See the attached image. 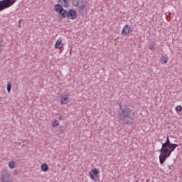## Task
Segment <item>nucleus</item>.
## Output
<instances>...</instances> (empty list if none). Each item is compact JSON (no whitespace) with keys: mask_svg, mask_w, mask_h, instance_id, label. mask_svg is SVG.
Here are the masks:
<instances>
[{"mask_svg":"<svg viewBox=\"0 0 182 182\" xmlns=\"http://www.w3.org/2000/svg\"><path fill=\"white\" fill-rule=\"evenodd\" d=\"M136 117L134 116V111L133 109L122 106L119 105L118 111V122L122 126H132L134 123Z\"/></svg>","mask_w":182,"mask_h":182,"instance_id":"nucleus-1","label":"nucleus"},{"mask_svg":"<svg viewBox=\"0 0 182 182\" xmlns=\"http://www.w3.org/2000/svg\"><path fill=\"white\" fill-rule=\"evenodd\" d=\"M178 147L177 144H171L168 136H167L165 143L162 144V148L160 149L161 154L159 155L160 164H164V161L171 156V153L176 150V148Z\"/></svg>","mask_w":182,"mask_h":182,"instance_id":"nucleus-2","label":"nucleus"},{"mask_svg":"<svg viewBox=\"0 0 182 182\" xmlns=\"http://www.w3.org/2000/svg\"><path fill=\"white\" fill-rule=\"evenodd\" d=\"M18 0H2L0 1V12L1 11H4V9H6L8 8H10V6H12L15 2H16Z\"/></svg>","mask_w":182,"mask_h":182,"instance_id":"nucleus-3","label":"nucleus"},{"mask_svg":"<svg viewBox=\"0 0 182 182\" xmlns=\"http://www.w3.org/2000/svg\"><path fill=\"white\" fill-rule=\"evenodd\" d=\"M75 6H78L79 12L81 14H85L86 12V3L83 0L77 1V0L74 1Z\"/></svg>","mask_w":182,"mask_h":182,"instance_id":"nucleus-4","label":"nucleus"},{"mask_svg":"<svg viewBox=\"0 0 182 182\" xmlns=\"http://www.w3.org/2000/svg\"><path fill=\"white\" fill-rule=\"evenodd\" d=\"M100 173V171L97 170V168H92L90 172V178H92L93 181H95V182L99 181V180H100V176H99Z\"/></svg>","mask_w":182,"mask_h":182,"instance_id":"nucleus-5","label":"nucleus"},{"mask_svg":"<svg viewBox=\"0 0 182 182\" xmlns=\"http://www.w3.org/2000/svg\"><path fill=\"white\" fill-rule=\"evenodd\" d=\"M54 9L55 12H58L61 18H65V14H66V9H63V6L60 4L55 5Z\"/></svg>","mask_w":182,"mask_h":182,"instance_id":"nucleus-6","label":"nucleus"},{"mask_svg":"<svg viewBox=\"0 0 182 182\" xmlns=\"http://www.w3.org/2000/svg\"><path fill=\"white\" fill-rule=\"evenodd\" d=\"M66 16L68 18V19H76V18H77V14L76 11H75V10H65V18H66Z\"/></svg>","mask_w":182,"mask_h":182,"instance_id":"nucleus-7","label":"nucleus"},{"mask_svg":"<svg viewBox=\"0 0 182 182\" xmlns=\"http://www.w3.org/2000/svg\"><path fill=\"white\" fill-rule=\"evenodd\" d=\"M132 31H133V27H132L129 25H125L124 26V28H122V36H127L128 35H130V33H132Z\"/></svg>","mask_w":182,"mask_h":182,"instance_id":"nucleus-8","label":"nucleus"},{"mask_svg":"<svg viewBox=\"0 0 182 182\" xmlns=\"http://www.w3.org/2000/svg\"><path fill=\"white\" fill-rule=\"evenodd\" d=\"M0 182H11V175L9 173H3L0 178Z\"/></svg>","mask_w":182,"mask_h":182,"instance_id":"nucleus-9","label":"nucleus"},{"mask_svg":"<svg viewBox=\"0 0 182 182\" xmlns=\"http://www.w3.org/2000/svg\"><path fill=\"white\" fill-rule=\"evenodd\" d=\"M69 96L68 95H65L64 97H61V102L60 105L63 106V105H66L69 102Z\"/></svg>","mask_w":182,"mask_h":182,"instance_id":"nucleus-10","label":"nucleus"},{"mask_svg":"<svg viewBox=\"0 0 182 182\" xmlns=\"http://www.w3.org/2000/svg\"><path fill=\"white\" fill-rule=\"evenodd\" d=\"M55 49H62L63 48V43H62V38H59L55 46Z\"/></svg>","mask_w":182,"mask_h":182,"instance_id":"nucleus-11","label":"nucleus"},{"mask_svg":"<svg viewBox=\"0 0 182 182\" xmlns=\"http://www.w3.org/2000/svg\"><path fill=\"white\" fill-rule=\"evenodd\" d=\"M167 62H168V56H167L166 54H164L163 55H161V63L162 65H166Z\"/></svg>","mask_w":182,"mask_h":182,"instance_id":"nucleus-12","label":"nucleus"},{"mask_svg":"<svg viewBox=\"0 0 182 182\" xmlns=\"http://www.w3.org/2000/svg\"><path fill=\"white\" fill-rule=\"evenodd\" d=\"M69 0H58V4L60 5H63L64 8H68L69 6Z\"/></svg>","mask_w":182,"mask_h":182,"instance_id":"nucleus-13","label":"nucleus"},{"mask_svg":"<svg viewBox=\"0 0 182 182\" xmlns=\"http://www.w3.org/2000/svg\"><path fill=\"white\" fill-rule=\"evenodd\" d=\"M41 170L42 171L46 172L48 170H49V166H48V164H43L41 165Z\"/></svg>","mask_w":182,"mask_h":182,"instance_id":"nucleus-14","label":"nucleus"},{"mask_svg":"<svg viewBox=\"0 0 182 182\" xmlns=\"http://www.w3.org/2000/svg\"><path fill=\"white\" fill-rule=\"evenodd\" d=\"M4 48H5V44H4V40L0 41V53L4 50Z\"/></svg>","mask_w":182,"mask_h":182,"instance_id":"nucleus-15","label":"nucleus"},{"mask_svg":"<svg viewBox=\"0 0 182 182\" xmlns=\"http://www.w3.org/2000/svg\"><path fill=\"white\" fill-rule=\"evenodd\" d=\"M154 46H156V43L154 42H151L149 46L150 50L154 51V49H156V48H154Z\"/></svg>","mask_w":182,"mask_h":182,"instance_id":"nucleus-16","label":"nucleus"},{"mask_svg":"<svg viewBox=\"0 0 182 182\" xmlns=\"http://www.w3.org/2000/svg\"><path fill=\"white\" fill-rule=\"evenodd\" d=\"M9 167L10 168H14L15 167V161H11L9 162Z\"/></svg>","mask_w":182,"mask_h":182,"instance_id":"nucleus-17","label":"nucleus"},{"mask_svg":"<svg viewBox=\"0 0 182 182\" xmlns=\"http://www.w3.org/2000/svg\"><path fill=\"white\" fill-rule=\"evenodd\" d=\"M52 124H53V127H58V126H59V121L54 120L53 121Z\"/></svg>","mask_w":182,"mask_h":182,"instance_id":"nucleus-18","label":"nucleus"},{"mask_svg":"<svg viewBox=\"0 0 182 182\" xmlns=\"http://www.w3.org/2000/svg\"><path fill=\"white\" fill-rule=\"evenodd\" d=\"M11 89H12V84H11V82H9L7 84V92L9 93Z\"/></svg>","mask_w":182,"mask_h":182,"instance_id":"nucleus-19","label":"nucleus"},{"mask_svg":"<svg viewBox=\"0 0 182 182\" xmlns=\"http://www.w3.org/2000/svg\"><path fill=\"white\" fill-rule=\"evenodd\" d=\"M64 132H65V127L64 126L60 127V134H63Z\"/></svg>","mask_w":182,"mask_h":182,"instance_id":"nucleus-20","label":"nucleus"},{"mask_svg":"<svg viewBox=\"0 0 182 182\" xmlns=\"http://www.w3.org/2000/svg\"><path fill=\"white\" fill-rule=\"evenodd\" d=\"M176 112H181V110H182V107H181V105H178V106L176 107Z\"/></svg>","mask_w":182,"mask_h":182,"instance_id":"nucleus-21","label":"nucleus"},{"mask_svg":"<svg viewBox=\"0 0 182 182\" xmlns=\"http://www.w3.org/2000/svg\"><path fill=\"white\" fill-rule=\"evenodd\" d=\"M174 169V166L173 165L168 166V170H171V171H173Z\"/></svg>","mask_w":182,"mask_h":182,"instance_id":"nucleus-22","label":"nucleus"},{"mask_svg":"<svg viewBox=\"0 0 182 182\" xmlns=\"http://www.w3.org/2000/svg\"><path fill=\"white\" fill-rule=\"evenodd\" d=\"M14 176H18V174H19V171H18V170L16 169L14 171Z\"/></svg>","mask_w":182,"mask_h":182,"instance_id":"nucleus-23","label":"nucleus"},{"mask_svg":"<svg viewBox=\"0 0 182 182\" xmlns=\"http://www.w3.org/2000/svg\"><path fill=\"white\" fill-rule=\"evenodd\" d=\"M62 119H63V116H60V117H58V120H62Z\"/></svg>","mask_w":182,"mask_h":182,"instance_id":"nucleus-24","label":"nucleus"},{"mask_svg":"<svg viewBox=\"0 0 182 182\" xmlns=\"http://www.w3.org/2000/svg\"><path fill=\"white\" fill-rule=\"evenodd\" d=\"M18 23H21V21L18 22Z\"/></svg>","mask_w":182,"mask_h":182,"instance_id":"nucleus-25","label":"nucleus"}]
</instances>
